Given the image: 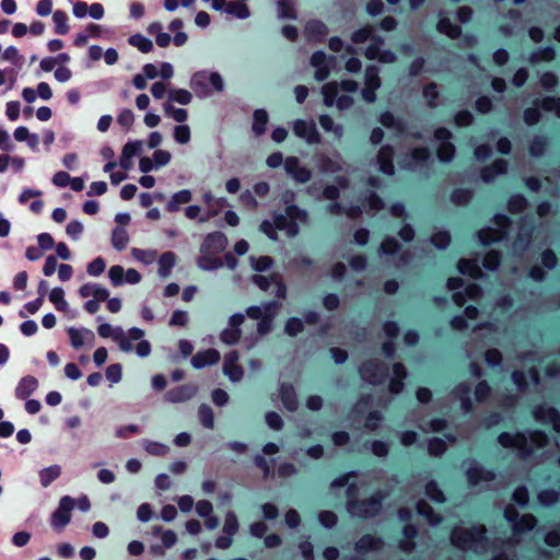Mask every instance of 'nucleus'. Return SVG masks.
<instances>
[{
  "label": "nucleus",
  "mask_w": 560,
  "mask_h": 560,
  "mask_svg": "<svg viewBox=\"0 0 560 560\" xmlns=\"http://www.w3.org/2000/svg\"><path fill=\"white\" fill-rule=\"evenodd\" d=\"M353 478L352 474L341 476L331 482V488L345 487L347 489V510L352 516L357 517H371L378 513L381 510L382 497L378 494L372 495L368 499L360 500L362 486L350 482Z\"/></svg>",
  "instance_id": "1"
},
{
  "label": "nucleus",
  "mask_w": 560,
  "mask_h": 560,
  "mask_svg": "<svg viewBox=\"0 0 560 560\" xmlns=\"http://www.w3.org/2000/svg\"><path fill=\"white\" fill-rule=\"evenodd\" d=\"M451 541L456 548L477 555L487 552L494 545L486 537V528L482 525L455 527L451 533Z\"/></svg>",
  "instance_id": "2"
},
{
  "label": "nucleus",
  "mask_w": 560,
  "mask_h": 560,
  "mask_svg": "<svg viewBox=\"0 0 560 560\" xmlns=\"http://www.w3.org/2000/svg\"><path fill=\"white\" fill-rule=\"evenodd\" d=\"M307 213L296 207H288L285 215H276L275 224L265 220L260 224V231L269 238L277 240V230L284 231L288 236H295L299 232V223H306Z\"/></svg>",
  "instance_id": "3"
},
{
  "label": "nucleus",
  "mask_w": 560,
  "mask_h": 560,
  "mask_svg": "<svg viewBox=\"0 0 560 560\" xmlns=\"http://www.w3.org/2000/svg\"><path fill=\"white\" fill-rule=\"evenodd\" d=\"M228 246V238L221 232H213L208 234L200 247V255L197 259V265L202 270H215L220 268L223 262L218 255Z\"/></svg>",
  "instance_id": "4"
},
{
  "label": "nucleus",
  "mask_w": 560,
  "mask_h": 560,
  "mask_svg": "<svg viewBox=\"0 0 560 560\" xmlns=\"http://www.w3.org/2000/svg\"><path fill=\"white\" fill-rule=\"evenodd\" d=\"M498 440L503 447L515 450L521 457L532 455L535 450L544 446L547 442L546 435L540 431L529 432L528 435L502 433Z\"/></svg>",
  "instance_id": "5"
},
{
  "label": "nucleus",
  "mask_w": 560,
  "mask_h": 560,
  "mask_svg": "<svg viewBox=\"0 0 560 560\" xmlns=\"http://www.w3.org/2000/svg\"><path fill=\"white\" fill-rule=\"evenodd\" d=\"M358 90L354 81L345 80L340 84L336 82L327 83L323 86L322 93L325 105L336 106L338 109H346L352 105V97L347 93H353Z\"/></svg>",
  "instance_id": "6"
},
{
  "label": "nucleus",
  "mask_w": 560,
  "mask_h": 560,
  "mask_svg": "<svg viewBox=\"0 0 560 560\" xmlns=\"http://www.w3.org/2000/svg\"><path fill=\"white\" fill-rule=\"evenodd\" d=\"M190 88L198 97L205 98L214 92H222L224 90V81L218 72L201 70L192 74Z\"/></svg>",
  "instance_id": "7"
},
{
  "label": "nucleus",
  "mask_w": 560,
  "mask_h": 560,
  "mask_svg": "<svg viewBox=\"0 0 560 560\" xmlns=\"http://www.w3.org/2000/svg\"><path fill=\"white\" fill-rule=\"evenodd\" d=\"M144 331L140 328L133 327L124 331L118 340V348L126 353L136 350L140 358H147L151 353V345L148 340L143 339Z\"/></svg>",
  "instance_id": "8"
},
{
  "label": "nucleus",
  "mask_w": 560,
  "mask_h": 560,
  "mask_svg": "<svg viewBox=\"0 0 560 560\" xmlns=\"http://www.w3.org/2000/svg\"><path fill=\"white\" fill-rule=\"evenodd\" d=\"M2 61L10 63L2 69V85L8 84V88H12L25 63V57L15 47L10 46L2 54Z\"/></svg>",
  "instance_id": "9"
},
{
  "label": "nucleus",
  "mask_w": 560,
  "mask_h": 560,
  "mask_svg": "<svg viewBox=\"0 0 560 560\" xmlns=\"http://www.w3.org/2000/svg\"><path fill=\"white\" fill-rule=\"evenodd\" d=\"M280 304L277 302L252 306L247 310L250 318L259 320L257 330L260 336L267 334L271 328V322L279 313Z\"/></svg>",
  "instance_id": "10"
},
{
  "label": "nucleus",
  "mask_w": 560,
  "mask_h": 560,
  "mask_svg": "<svg viewBox=\"0 0 560 560\" xmlns=\"http://www.w3.org/2000/svg\"><path fill=\"white\" fill-rule=\"evenodd\" d=\"M75 501L69 497L65 495L60 499L59 505L56 511L51 514L50 523L51 526L61 530L66 525H68L71 521V512L74 509Z\"/></svg>",
  "instance_id": "11"
},
{
  "label": "nucleus",
  "mask_w": 560,
  "mask_h": 560,
  "mask_svg": "<svg viewBox=\"0 0 560 560\" xmlns=\"http://www.w3.org/2000/svg\"><path fill=\"white\" fill-rule=\"evenodd\" d=\"M504 516L512 524L515 534L530 530L536 525V518L532 514H525L517 520V512L512 505L505 509Z\"/></svg>",
  "instance_id": "12"
},
{
  "label": "nucleus",
  "mask_w": 560,
  "mask_h": 560,
  "mask_svg": "<svg viewBox=\"0 0 560 560\" xmlns=\"http://www.w3.org/2000/svg\"><path fill=\"white\" fill-rule=\"evenodd\" d=\"M143 151V142L141 140L128 141L121 150L118 165L124 171H130L133 166V159L140 156Z\"/></svg>",
  "instance_id": "13"
},
{
  "label": "nucleus",
  "mask_w": 560,
  "mask_h": 560,
  "mask_svg": "<svg viewBox=\"0 0 560 560\" xmlns=\"http://www.w3.org/2000/svg\"><path fill=\"white\" fill-rule=\"evenodd\" d=\"M70 343L74 349H80L83 347H91L94 343L95 336L91 329L85 327H70L67 330Z\"/></svg>",
  "instance_id": "14"
},
{
  "label": "nucleus",
  "mask_w": 560,
  "mask_h": 560,
  "mask_svg": "<svg viewBox=\"0 0 560 560\" xmlns=\"http://www.w3.org/2000/svg\"><path fill=\"white\" fill-rule=\"evenodd\" d=\"M311 65L315 68V79L324 81L328 78L330 69L335 65V58L327 57L324 52L317 51L312 56Z\"/></svg>",
  "instance_id": "15"
},
{
  "label": "nucleus",
  "mask_w": 560,
  "mask_h": 560,
  "mask_svg": "<svg viewBox=\"0 0 560 560\" xmlns=\"http://www.w3.org/2000/svg\"><path fill=\"white\" fill-rule=\"evenodd\" d=\"M284 170L295 182L302 184L308 182L312 176V172L307 167L301 166L295 156H290L284 161Z\"/></svg>",
  "instance_id": "16"
},
{
  "label": "nucleus",
  "mask_w": 560,
  "mask_h": 560,
  "mask_svg": "<svg viewBox=\"0 0 560 560\" xmlns=\"http://www.w3.org/2000/svg\"><path fill=\"white\" fill-rule=\"evenodd\" d=\"M293 131L299 138H302L308 144H315L319 142V133L317 132L313 121L299 119L293 125Z\"/></svg>",
  "instance_id": "17"
},
{
  "label": "nucleus",
  "mask_w": 560,
  "mask_h": 560,
  "mask_svg": "<svg viewBox=\"0 0 560 560\" xmlns=\"http://www.w3.org/2000/svg\"><path fill=\"white\" fill-rule=\"evenodd\" d=\"M534 417L541 423L551 424L555 431L560 432V416L552 407L541 405L535 408Z\"/></svg>",
  "instance_id": "18"
},
{
  "label": "nucleus",
  "mask_w": 560,
  "mask_h": 560,
  "mask_svg": "<svg viewBox=\"0 0 560 560\" xmlns=\"http://www.w3.org/2000/svg\"><path fill=\"white\" fill-rule=\"evenodd\" d=\"M451 133L444 128H440L435 131V139L439 142L438 155L443 162L450 161L454 155V147L448 142Z\"/></svg>",
  "instance_id": "19"
},
{
  "label": "nucleus",
  "mask_w": 560,
  "mask_h": 560,
  "mask_svg": "<svg viewBox=\"0 0 560 560\" xmlns=\"http://www.w3.org/2000/svg\"><path fill=\"white\" fill-rule=\"evenodd\" d=\"M380 88L378 71L374 67H369L365 70V86L362 91L363 98L373 103L375 101V91Z\"/></svg>",
  "instance_id": "20"
},
{
  "label": "nucleus",
  "mask_w": 560,
  "mask_h": 560,
  "mask_svg": "<svg viewBox=\"0 0 560 560\" xmlns=\"http://www.w3.org/2000/svg\"><path fill=\"white\" fill-rule=\"evenodd\" d=\"M509 224L505 215H498L495 218L497 229L482 230L479 232V238L482 244H488L493 241L500 240L503 236V229Z\"/></svg>",
  "instance_id": "21"
},
{
  "label": "nucleus",
  "mask_w": 560,
  "mask_h": 560,
  "mask_svg": "<svg viewBox=\"0 0 560 560\" xmlns=\"http://www.w3.org/2000/svg\"><path fill=\"white\" fill-rule=\"evenodd\" d=\"M467 479L470 486H479L482 481L487 482L493 479V474L483 470L476 463H468L466 468Z\"/></svg>",
  "instance_id": "22"
},
{
  "label": "nucleus",
  "mask_w": 560,
  "mask_h": 560,
  "mask_svg": "<svg viewBox=\"0 0 560 560\" xmlns=\"http://www.w3.org/2000/svg\"><path fill=\"white\" fill-rule=\"evenodd\" d=\"M253 280L260 289L268 290L271 287H275L277 296H285V287L278 275H271L270 277L255 276Z\"/></svg>",
  "instance_id": "23"
},
{
  "label": "nucleus",
  "mask_w": 560,
  "mask_h": 560,
  "mask_svg": "<svg viewBox=\"0 0 560 560\" xmlns=\"http://www.w3.org/2000/svg\"><path fill=\"white\" fill-rule=\"evenodd\" d=\"M220 360V353L215 349H207L197 352L191 358V365L195 369H203L209 365L218 363Z\"/></svg>",
  "instance_id": "24"
},
{
  "label": "nucleus",
  "mask_w": 560,
  "mask_h": 560,
  "mask_svg": "<svg viewBox=\"0 0 560 560\" xmlns=\"http://www.w3.org/2000/svg\"><path fill=\"white\" fill-rule=\"evenodd\" d=\"M238 355L236 352L231 351L224 358L223 371L229 376L231 382H238L242 378L243 371L237 365Z\"/></svg>",
  "instance_id": "25"
},
{
  "label": "nucleus",
  "mask_w": 560,
  "mask_h": 560,
  "mask_svg": "<svg viewBox=\"0 0 560 560\" xmlns=\"http://www.w3.org/2000/svg\"><path fill=\"white\" fill-rule=\"evenodd\" d=\"M196 396V387H171L165 399L172 404L185 402Z\"/></svg>",
  "instance_id": "26"
},
{
  "label": "nucleus",
  "mask_w": 560,
  "mask_h": 560,
  "mask_svg": "<svg viewBox=\"0 0 560 560\" xmlns=\"http://www.w3.org/2000/svg\"><path fill=\"white\" fill-rule=\"evenodd\" d=\"M49 301L55 305V308L59 312L69 314L71 317L75 316V313L72 312L69 303L65 299V291L62 288H54L49 292Z\"/></svg>",
  "instance_id": "27"
},
{
  "label": "nucleus",
  "mask_w": 560,
  "mask_h": 560,
  "mask_svg": "<svg viewBox=\"0 0 560 560\" xmlns=\"http://www.w3.org/2000/svg\"><path fill=\"white\" fill-rule=\"evenodd\" d=\"M79 294L84 299L92 298L97 300H108L109 296L108 290L97 283H85L81 285Z\"/></svg>",
  "instance_id": "28"
},
{
  "label": "nucleus",
  "mask_w": 560,
  "mask_h": 560,
  "mask_svg": "<svg viewBox=\"0 0 560 560\" xmlns=\"http://www.w3.org/2000/svg\"><path fill=\"white\" fill-rule=\"evenodd\" d=\"M192 199V192L189 189H183L172 195L171 199L166 205L168 212H176L179 210L182 205L190 202Z\"/></svg>",
  "instance_id": "29"
},
{
  "label": "nucleus",
  "mask_w": 560,
  "mask_h": 560,
  "mask_svg": "<svg viewBox=\"0 0 560 560\" xmlns=\"http://www.w3.org/2000/svg\"><path fill=\"white\" fill-rule=\"evenodd\" d=\"M176 264V255L173 252L163 253L158 260V272L161 278H167Z\"/></svg>",
  "instance_id": "30"
},
{
  "label": "nucleus",
  "mask_w": 560,
  "mask_h": 560,
  "mask_svg": "<svg viewBox=\"0 0 560 560\" xmlns=\"http://www.w3.org/2000/svg\"><path fill=\"white\" fill-rule=\"evenodd\" d=\"M382 546V540L372 535H364L355 542V551L358 553H365L369 551L377 550Z\"/></svg>",
  "instance_id": "31"
},
{
  "label": "nucleus",
  "mask_w": 560,
  "mask_h": 560,
  "mask_svg": "<svg viewBox=\"0 0 560 560\" xmlns=\"http://www.w3.org/2000/svg\"><path fill=\"white\" fill-rule=\"evenodd\" d=\"M392 156H393V151L390 148L384 147L380 150L377 161L380 164V170L384 174L392 175L394 173V165L392 164Z\"/></svg>",
  "instance_id": "32"
},
{
  "label": "nucleus",
  "mask_w": 560,
  "mask_h": 560,
  "mask_svg": "<svg viewBox=\"0 0 560 560\" xmlns=\"http://www.w3.org/2000/svg\"><path fill=\"white\" fill-rule=\"evenodd\" d=\"M365 56L368 59H377L383 63H390L395 60V56L390 51H381L375 44H372L368 47Z\"/></svg>",
  "instance_id": "33"
},
{
  "label": "nucleus",
  "mask_w": 560,
  "mask_h": 560,
  "mask_svg": "<svg viewBox=\"0 0 560 560\" xmlns=\"http://www.w3.org/2000/svg\"><path fill=\"white\" fill-rule=\"evenodd\" d=\"M305 34L310 39L318 40L327 35V27L320 21H311L305 27Z\"/></svg>",
  "instance_id": "34"
},
{
  "label": "nucleus",
  "mask_w": 560,
  "mask_h": 560,
  "mask_svg": "<svg viewBox=\"0 0 560 560\" xmlns=\"http://www.w3.org/2000/svg\"><path fill=\"white\" fill-rule=\"evenodd\" d=\"M124 331L125 330L120 326H113V325L107 324V323L101 324L98 326V328H97V332H98V335L101 337H103V338H110L116 343L118 342V340L122 336Z\"/></svg>",
  "instance_id": "35"
},
{
  "label": "nucleus",
  "mask_w": 560,
  "mask_h": 560,
  "mask_svg": "<svg viewBox=\"0 0 560 560\" xmlns=\"http://www.w3.org/2000/svg\"><path fill=\"white\" fill-rule=\"evenodd\" d=\"M14 138L20 142L25 141L33 150L37 148L39 142L38 136L31 133L26 127H18L14 131Z\"/></svg>",
  "instance_id": "36"
},
{
  "label": "nucleus",
  "mask_w": 560,
  "mask_h": 560,
  "mask_svg": "<svg viewBox=\"0 0 560 560\" xmlns=\"http://www.w3.org/2000/svg\"><path fill=\"white\" fill-rule=\"evenodd\" d=\"M52 22L55 25V32L59 35H66L70 31L68 24V15L66 12L57 10L52 13Z\"/></svg>",
  "instance_id": "37"
},
{
  "label": "nucleus",
  "mask_w": 560,
  "mask_h": 560,
  "mask_svg": "<svg viewBox=\"0 0 560 560\" xmlns=\"http://www.w3.org/2000/svg\"><path fill=\"white\" fill-rule=\"evenodd\" d=\"M217 211L208 210L205 215L201 214V207L198 205L188 206L185 209V215L190 220H198L199 222H206L210 218L214 217Z\"/></svg>",
  "instance_id": "38"
},
{
  "label": "nucleus",
  "mask_w": 560,
  "mask_h": 560,
  "mask_svg": "<svg viewBox=\"0 0 560 560\" xmlns=\"http://www.w3.org/2000/svg\"><path fill=\"white\" fill-rule=\"evenodd\" d=\"M281 399L284 407L289 411H295L299 406L298 397L294 392V387H282L281 388Z\"/></svg>",
  "instance_id": "39"
},
{
  "label": "nucleus",
  "mask_w": 560,
  "mask_h": 560,
  "mask_svg": "<svg viewBox=\"0 0 560 560\" xmlns=\"http://www.w3.org/2000/svg\"><path fill=\"white\" fill-rule=\"evenodd\" d=\"M225 13L241 20H245L250 15L248 7L242 2H228Z\"/></svg>",
  "instance_id": "40"
},
{
  "label": "nucleus",
  "mask_w": 560,
  "mask_h": 560,
  "mask_svg": "<svg viewBox=\"0 0 560 560\" xmlns=\"http://www.w3.org/2000/svg\"><path fill=\"white\" fill-rule=\"evenodd\" d=\"M142 446L148 454L153 456H165L170 452L167 445L155 441L144 440L142 441Z\"/></svg>",
  "instance_id": "41"
},
{
  "label": "nucleus",
  "mask_w": 560,
  "mask_h": 560,
  "mask_svg": "<svg viewBox=\"0 0 560 560\" xmlns=\"http://www.w3.org/2000/svg\"><path fill=\"white\" fill-rule=\"evenodd\" d=\"M167 97L171 102L178 103L180 105H187L192 100L191 93L185 89L168 90Z\"/></svg>",
  "instance_id": "42"
},
{
  "label": "nucleus",
  "mask_w": 560,
  "mask_h": 560,
  "mask_svg": "<svg viewBox=\"0 0 560 560\" xmlns=\"http://www.w3.org/2000/svg\"><path fill=\"white\" fill-rule=\"evenodd\" d=\"M131 255L136 260L144 265H151L156 260L158 252L153 249L132 248Z\"/></svg>",
  "instance_id": "43"
},
{
  "label": "nucleus",
  "mask_w": 560,
  "mask_h": 560,
  "mask_svg": "<svg viewBox=\"0 0 560 560\" xmlns=\"http://www.w3.org/2000/svg\"><path fill=\"white\" fill-rule=\"evenodd\" d=\"M61 474V468L58 465L44 468L39 471V479L43 487H47L57 479Z\"/></svg>",
  "instance_id": "44"
},
{
  "label": "nucleus",
  "mask_w": 560,
  "mask_h": 560,
  "mask_svg": "<svg viewBox=\"0 0 560 560\" xmlns=\"http://www.w3.org/2000/svg\"><path fill=\"white\" fill-rule=\"evenodd\" d=\"M198 419L205 428L210 429V430H212L214 428L213 411L208 405L202 404L199 407Z\"/></svg>",
  "instance_id": "45"
},
{
  "label": "nucleus",
  "mask_w": 560,
  "mask_h": 560,
  "mask_svg": "<svg viewBox=\"0 0 560 560\" xmlns=\"http://www.w3.org/2000/svg\"><path fill=\"white\" fill-rule=\"evenodd\" d=\"M240 524L236 514L233 511H229L225 514L222 533L225 535L234 536L238 530Z\"/></svg>",
  "instance_id": "46"
},
{
  "label": "nucleus",
  "mask_w": 560,
  "mask_h": 560,
  "mask_svg": "<svg viewBox=\"0 0 560 560\" xmlns=\"http://www.w3.org/2000/svg\"><path fill=\"white\" fill-rule=\"evenodd\" d=\"M24 167V160L20 156H2V172L11 171L19 173Z\"/></svg>",
  "instance_id": "47"
},
{
  "label": "nucleus",
  "mask_w": 560,
  "mask_h": 560,
  "mask_svg": "<svg viewBox=\"0 0 560 560\" xmlns=\"http://www.w3.org/2000/svg\"><path fill=\"white\" fill-rule=\"evenodd\" d=\"M173 137L174 140L178 144H187L190 142L191 139V131L188 125H177L173 129Z\"/></svg>",
  "instance_id": "48"
},
{
  "label": "nucleus",
  "mask_w": 560,
  "mask_h": 560,
  "mask_svg": "<svg viewBox=\"0 0 560 560\" xmlns=\"http://www.w3.org/2000/svg\"><path fill=\"white\" fill-rule=\"evenodd\" d=\"M129 44L137 47L141 52H149L153 48V43L141 34H135L129 37Z\"/></svg>",
  "instance_id": "49"
},
{
  "label": "nucleus",
  "mask_w": 560,
  "mask_h": 560,
  "mask_svg": "<svg viewBox=\"0 0 560 560\" xmlns=\"http://www.w3.org/2000/svg\"><path fill=\"white\" fill-rule=\"evenodd\" d=\"M458 269L463 275H468L471 278H478L481 276V270L475 260H460Z\"/></svg>",
  "instance_id": "50"
},
{
  "label": "nucleus",
  "mask_w": 560,
  "mask_h": 560,
  "mask_svg": "<svg viewBox=\"0 0 560 560\" xmlns=\"http://www.w3.org/2000/svg\"><path fill=\"white\" fill-rule=\"evenodd\" d=\"M268 121V115L262 109H257L254 113V122H253V131L260 136L265 132V128Z\"/></svg>",
  "instance_id": "51"
},
{
  "label": "nucleus",
  "mask_w": 560,
  "mask_h": 560,
  "mask_svg": "<svg viewBox=\"0 0 560 560\" xmlns=\"http://www.w3.org/2000/svg\"><path fill=\"white\" fill-rule=\"evenodd\" d=\"M128 242L129 235L126 230L121 228H117L114 230L112 235V244L116 249H124L127 246Z\"/></svg>",
  "instance_id": "52"
},
{
  "label": "nucleus",
  "mask_w": 560,
  "mask_h": 560,
  "mask_svg": "<svg viewBox=\"0 0 560 560\" xmlns=\"http://www.w3.org/2000/svg\"><path fill=\"white\" fill-rule=\"evenodd\" d=\"M319 125L325 131L331 132L336 138H341L342 127L340 125H335V122L332 121V119L329 116H327V115L320 116Z\"/></svg>",
  "instance_id": "53"
},
{
  "label": "nucleus",
  "mask_w": 560,
  "mask_h": 560,
  "mask_svg": "<svg viewBox=\"0 0 560 560\" xmlns=\"http://www.w3.org/2000/svg\"><path fill=\"white\" fill-rule=\"evenodd\" d=\"M417 510H418V513L420 515H423L431 525H436L441 522L440 517L433 516V511L427 502L419 501L417 504Z\"/></svg>",
  "instance_id": "54"
},
{
  "label": "nucleus",
  "mask_w": 560,
  "mask_h": 560,
  "mask_svg": "<svg viewBox=\"0 0 560 560\" xmlns=\"http://www.w3.org/2000/svg\"><path fill=\"white\" fill-rule=\"evenodd\" d=\"M240 337H241L240 328H234L231 326L229 328L224 329L220 335L221 341L226 345H235L240 340Z\"/></svg>",
  "instance_id": "55"
},
{
  "label": "nucleus",
  "mask_w": 560,
  "mask_h": 560,
  "mask_svg": "<svg viewBox=\"0 0 560 560\" xmlns=\"http://www.w3.org/2000/svg\"><path fill=\"white\" fill-rule=\"evenodd\" d=\"M278 15L281 19H295V11L293 3L287 0L278 2Z\"/></svg>",
  "instance_id": "56"
},
{
  "label": "nucleus",
  "mask_w": 560,
  "mask_h": 560,
  "mask_svg": "<svg viewBox=\"0 0 560 560\" xmlns=\"http://www.w3.org/2000/svg\"><path fill=\"white\" fill-rule=\"evenodd\" d=\"M559 500V493L553 490H544L538 493V502L544 506H550Z\"/></svg>",
  "instance_id": "57"
},
{
  "label": "nucleus",
  "mask_w": 560,
  "mask_h": 560,
  "mask_svg": "<svg viewBox=\"0 0 560 560\" xmlns=\"http://www.w3.org/2000/svg\"><path fill=\"white\" fill-rule=\"evenodd\" d=\"M108 277L113 285L118 287L124 284L125 270L121 266L115 265L109 268Z\"/></svg>",
  "instance_id": "58"
},
{
  "label": "nucleus",
  "mask_w": 560,
  "mask_h": 560,
  "mask_svg": "<svg viewBox=\"0 0 560 560\" xmlns=\"http://www.w3.org/2000/svg\"><path fill=\"white\" fill-rule=\"evenodd\" d=\"M417 534V529L415 526L412 525H406L404 527V536H405V539L400 541V548L404 550V551H411L413 545L411 542H409V539L410 538H413Z\"/></svg>",
  "instance_id": "59"
},
{
  "label": "nucleus",
  "mask_w": 560,
  "mask_h": 560,
  "mask_svg": "<svg viewBox=\"0 0 560 560\" xmlns=\"http://www.w3.org/2000/svg\"><path fill=\"white\" fill-rule=\"evenodd\" d=\"M105 267V260L101 257H97L88 265L86 271L90 276L97 277L104 272Z\"/></svg>",
  "instance_id": "60"
},
{
  "label": "nucleus",
  "mask_w": 560,
  "mask_h": 560,
  "mask_svg": "<svg viewBox=\"0 0 560 560\" xmlns=\"http://www.w3.org/2000/svg\"><path fill=\"white\" fill-rule=\"evenodd\" d=\"M427 495L435 502L442 503L445 501V497L443 492L439 489L438 485L434 481H430L425 486Z\"/></svg>",
  "instance_id": "61"
},
{
  "label": "nucleus",
  "mask_w": 560,
  "mask_h": 560,
  "mask_svg": "<svg viewBox=\"0 0 560 560\" xmlns=\"http://www.w3.org/2000/svg\"><path fill=\"white\" fill-rule=\"evenodd\" d=\"M154 165H156L158 168L163 167L167 165L172 160V154L166 150H155L153 155Z\"/></svg>",
  "instance_id": "62"
},
{
  "label": "nucleus",
  "mask_w": 560,
  "mask_h": 560,
  "mask_svg": "<svg viewBox=\"0 0 560 560\" xmlns=\"http://www.w3.org/2000/svg\"><path fill=\"white\" fill-rule=\"evenodd\" d=\"M428 450L431 455L439 456L445 452L446 443L442 439L434 438L429 441Z\"/></svg>",
  "instance_id": "63"
},
{
  "label": "nucleus",
  "mask_w": 560,
  "mask_h": 560,
  "mask_svg": "<svg viewBox=\"0 0 560 560\" xmlns=\"http://www.w3.org/2000/svg\"><path fill=\"white\" fill-rule=\"evenodd\" d=\"M438 27L441 33L446 34L451 38H455L459 34L458 27L445 19L440 21Z\"/></svg>",
  "instance_id": "64"
}]
</instances>
